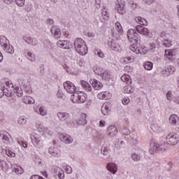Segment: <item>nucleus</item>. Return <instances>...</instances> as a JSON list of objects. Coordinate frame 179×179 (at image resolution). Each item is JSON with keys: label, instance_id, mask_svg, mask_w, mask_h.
Masks as SVG:
<instances>
[{"label": "nucleus", "instance_id": "6e6d98bb", "mask_svg": "<svg viewBox=\"0 0 179 179\" xmlns=\"http://www.w3.org/2000/svg\"><path fill=\"white\" fill-rule=\"evenodd\" d=\"M159 37L162 38L163 41H164V40L167 39V34H166L164 31H162L159 34Z\"/></svg>", "mask_w": 179, "mask_h": 179}, {"label": "nucleus", "instance_id": "79ce46f5", "mask_svg": "<svg viewBox=\"0 0 179 179\" xmlns=\"http://www.w3.org/2000/svg\"><path fill=\"white\" fill-rule=\"evenodd\" d=\"M27 122V118L24 117V116H21L18 118V124L20 125H26Z\"/></svg>", "mask_w": 179, "mask_h": 179}, {"label": "nucleus", "instance_id": "f257e3e1", "mask_svg": "<svg viewBox=\"0 0 179 179\" xmlns=\"http://www.w3.org/2000/svg\"><path fill=\"white\" fill-rule=\"evenodd\" d=\"M134 20L136 22V23H138V24H141L136 27V31L143 36H149V29L145 27H143L148 26V21L146 19L141 17H136Z\"/></svg>", "mask_w": 179, "mask_h": 179}, {"label": "nucleus", "instance_id": "aec40b11", "mask_svg": "<svg viewBox=\"0 0 179 179\" xmlns=\"http://www.w3.org/2000/svg\"><path fill=\"white\" fill-rule=\"evenodd\" d=\"M107 169L110 173H112V174H115L117 173V170H118V168L117 167V164L113 162H110L107 164Z\"/></svg>", "mask_w": 179, "mask_h": 179}, {"label": "nucleus", "instance_id": "de8ad7c7", "mask_svg": "<svg viewBox=\"0 0 179 179\" xmlns=\"http://www.w3.org/2000/svg\"><path fill=\"white\" fill-rule=\"evenodd\" d=\"M134 162H141V155L134 153L131 155Z\"/></svg>", "mask_w": 179, "mask_h": 179}, {"label": "nucleus", "instance_id": "f3484780", "mask_svg": "<svg viewBox=\"0 0 179 179\" xmlns=\"http://www.w3.org/2000/svg\"><path fill=\"white\" fill-rule=\"evenodd\" d=\"M34 111L35 113H37V114L42 115V117H45V115H47V110H45V108H44V106H35Z\"/></svg>", "mask_w": 179, "mask_h": 179}, {"label": "nucleus", "instance_id": "8fccbe9b", "mask_svg": "<svg viewBox=\"0 0 179 179\" xmlns=\"http://www.w3.org/2000/svg\"><path fill=\"white\" fill-rule=\"evenodd\" d=\"M121 132L123 135H131V131H129V129H128L127 127H123V129H122Z\"/></svg>", "mask_w": 179, "mask_h": 179}, {"label": "nucleus", "instance_id": "72a5a7b5", "mask_svg": "<svg viewBox=\"0 0 179 179\" xmlns=\"http://www.w3.org/2000/svg\"><path fill=\"white\" fill-rule=\"evenodd\" d=\"M129 48L131 51H133V52H136V54H139V47L136 45V43H131Z\"/></svg>", "mask_w": 179, "mask_h": 179}, {"label": "nucleus", "instance_id": "0eeeda50", "mask_svg": "<svg viewBox=\"0 0 179 179\" xmlns=\"http://www.w3.org/2000/svg\"><path fill=\"white\" fill-rule=\"evenodd\" d=\"M179 142V136L178 134L171 133L166 136V143L168 145H172V146H175Z\"/></svg>", "mask_w": 179, "mask_h": 179}, {"label": "nucleus", "instance_id": "58836bf2", "mask_svg": "<svg viewBox=\"0 0 179 179\" xmlns=\"http://www.w3.org/2000/svg\"><path fill=\"white\" fill-rule=\"evenodd\" d=\"M101 76L103 80H107L111 78V75L108 71H103Z\"/></svg>", "mask_w": 179, "mask_h": 179}, {"label": "nucleus", "instance_id": "f704fd0d", "mask_svg": "<svg viewBox=\"0 0 179 179\" xmlns=\"http://www.w3.org/2000/svg\"><path fill=\"white\" fill-rule=\"evenodd\" d=\"M94 72L96 73V75H98L99 76H101L103 75V72H104V70H103L102 68H100L99 66H95L94 68Z\"/></svg>", "mask_w": 179, "mask_h": 179}, {"label": "nucleus", "instance_id": "4d7b16f0", "mask_svg": "<svg viewBox=\"0 0 179 179\" xmlns=\"http://www.w3.org/2000/svg\"><path fill=\"white\" fill-rule=\"evenodd\" d=\"M65 171H66V173H67V174L72 173V167H71V166H69V165L66 166Z\"/></svg>", "mask_w": 179, "mask_h": 179}, {"label": "nucleus", "instance_id": "37998d69", "mask_svg": "<svg viewBox=\"0 0 179 179\" xmlns=\"http://www.w3.org/2000/svg\"><path fill=\"white\" fill-rule=\"evenodd\" d=\"M166 72H169V74L174 73L176 72V67L174 66H169L166 69H165Z\"/></svg>", "mask_w": 179, "mask_h": 179}, {"label": "nucleus", "instance_id": "a878e982", "mask_svg": "<svg viewBox=\"0 0 179 179\" xmlns=\"http://www.w3.org/2000/svg\"><path fill=\"white\" fill-rule=\"evenodd\" d=\"M25 56L29 61H31V62H34V61H36V55H34V53L27 51L25 52Z\"/></svg>", "mask_w": 179, "mask_h": 179}, {"label": "nucleus", "instance_id": "bb28decb", "mask_svg": "<svg viewBox=\"0 0 179 179\" xmlns=\"http://www.w3.org/2000/svg\"><path fill=\"white\" fill-rule=\"evenodd\" d=\"M123 90H124V93L130 94V93H134V90H135L134 89V87H132V85H131L129 84H127L123 87Z\"/></svg>", "mask_w": 179, "mask_h": 179}, {"label": "nucleus", "instance_id": "393cba45", "mask_svg": "<svg viewBox=\"0 0 179 179\" xmlns=\"http://www.w3.org/2000/svg\"><path fill=\"white\" fill-rule=\"evenodd\" d=\"M22 101L24 103V104H34V99L30 96H24Z\"/></svg>", "mask_w": 179, "mask_h": 179}, {"label": "nucleus", "instance_id": "6e6552de", "mask_svg": "<svg viewBox=\"0 0 179 179\" xmlns=\"http://www.w3.org/2000/svg\"><path fill=\"white\" fill-rule=\"evenodd\" d=\"M63 86L67 93H70L71 94H72L75 93V92H76V87H75V85H73V83L70 81L64 83Z\"/></svg>", "mask_w": 179, "mask_h": 179}, {"label": "nucleus", "instance_id": "2f4dec72", "mask_svg": "<svg viewBox=\"0 0 179 179\" xmlns=\"http://www.w3.org/2000/svg\"><path fill=\"white\" fill-rule=\"evenodd\" d=\"M143 66L146 71H152L153 69V63H152V62H145Z\"/></svg>", "mask_w": 179, "mask_h": 179}, {"label": "nucleus", "instance_id": "680f3d73", "mask_svg": "<svg viewBox=\"0 0 179 179\" xmlns=\"http://www.w3.org/2000/svg\"><path fill=\"white\" fill-rule=\"evenodd\" d=\"M143 2L146 5H152L155 2V0H143Z\"/></svg>", "mask_w": 179, "mask_h": 179}, {"label": "nucleus", "instance_id": "f8f14e48", "mask_svg": "<svg viewBox=\"0 0 179 179\" xmlns=\"http://www.w3.org/2000/svg\"><path fill=\"white\" fill-rule=\"evenodd\" d=\"M90 83L95 90H100L103 87V84L96 79H91Z\"/></svg>", "mask_w": 179, "mask_h": 179}, {"label": "nucleus", "instance_id": "423d86ee", "mask_svg": "<svg viewBox=\"0 0 179 179\" xmlns=\"http://www.w3.org/2000/svg\"><path fill=\"white\" fill-rule=\"evenodd\" d=\"M162 150H166L163 145H159L157 143L154 141H152L150 143V153L153 155V153H157V152H162Z\"/></svg>", "mask_w": 179, "mask_h": 179}, {"label": "nucleus", "instance_id": "7c9ffc66", "mask_svg": "<svg viewBox=\"0 0 179 179\" xmlns=\"http://www.w3.org/2000/svg\"><path fill=\"white\" fill-rule=\"evenodd\" d=\"M38 131L41 133L42 132L43 134H50L48 128L45 127L43 124H39L38 126Z\"/></svg>", "mask_w": 179, "mask_h": 179}, {"label": "nucleus", "instance_id": "864d4df0", "mask_svg": "<svg viewBox=\"0 0 179 179\" xmlns=\"http://www.w3.org/2000/svg\"><path fill=\"white\" fill-rule=\"evenodd\" d=\"M14 171L15 173H16L17 174H22L23 173V169H22V167L20 166H17V168L14 169Z\"/></svg>", "mask_w": 179, "mask_h": 179}, {"label": "nucleus", "instance_id": "c756f323", "mask_svg": "<svg viewBox=\"0 0 179 179\" xmlns=\"http://www.w3.org/2000/svg\"><path fill=\"white\" fill-rule=\"evenodd\" d=\"M121 80L124 82V83H132V80H131V76L128 74H124L121 77Z\"/></svg>", "mask_w": 179, "mask_h": 179}, {"label": "nucleus", "instance_id": "bf43d9fd", "mask_svg": "<svg viewBox=\"0 0 179 179\" xmlns=\"http://www.w3.org/2000/svg\"><path fill=\"white\" fill-rule=\"evenodd\" d=\"M51 156H53L54 157H58V156H59V151H58V150H57V148L55 150V151H53L52 153L50 154Z\"/></svg>", "mask_w": 179, "mask_h": 179}, {"label": "nucleus", "instance_id": "5fc2aeb1", "mask_svg": "<svg viewBox=\"0 0 179 179\" xmlns=\"http://www.w3.org/2000/svg\"><path fill=\"white\" fill-rule=\"evenodd\" d=\"M44 73H45V71L44 70V65L41 64L39 66V74L41 75V76H43Z\"/></svg>", "mask_w": 179, "mask_h": 179}, {"label": "nucleus", "instance_id": "a19ab883", "mask_svg": "<svg viewBox=\"0 0 179 179\" xmlns=\"http://www.w3.org/2000/svg\"><path fill=\"white\" fill-rule=\"evenodd\" d=\"M149 52V49H148V48H146L144 45H141V47H139V50H138V54H146V52Z\"/></svg>", "mask_w": 179, "mask_h": 179}, {"label": "nucleus", "instance_id": "e2e57ef3", "mask_svg": "<svg viewBox=\"0 0 179 179\" xmlns=\"http://www.w3.org/2000/svg\"><path fill=\"white\" fill-rule=\"evenodd\" d=\"M57 96L58 99H62L64 97V93L61 91H58L57 94Z\"/></svg>", "mask_w": 179, "mask_h": 179}, {"label": "nucleus", "instance_id": "49530a36", "mask_svg": "<svg viewBox=\"0 0 179 179\" xmlns=\"http://www.w3.org/2000/svg\"><path fill=\"white\" fill-rule=\"evenodd\" d=\"M115 29L118 33H122V31H124V30H122V26H121V24L118 22L115 23Z\"/></svg>", "mask_w": 179, "mask_h": 179}, {"label": "nucleus", "instance_id": "ddd939ff", "mask_svg": "<svg viewBox=\"0 0 179 179\" xmlns=\"http://www.w3.org/2000/svg\"><path fill=\"white\" fill-rule=\"evenodd\" d=\"M59 138L62 142H64V143H72V142H73V138H72L71 136L65 134H60Z\"/></svg>", "mask_w": 179, "mask_h": 179}, {"label": "nucleus", "instance_id": "9b49d317", "mask_svg": "<svg viewBox=\"0 0 179 179\" xmlns=\"http://www.w3.org/2000/svg\"><path fill=\"white\" fill-rule=\"evenodd\" d=\"M106 134L108 136H110V138H114V136H116L117 134H118V129L115 126L110 125L107 129Z\"/></svg>", "mask_w": 179, "mask_h": 179}, {"label": "nucleus", "instance_id": "052dcab7", "mask_svg": "<svg viewBox=\"0 0 179 179\" xmlns=\"http://www.w3.org/2000/svg\"><path fill=\"white\" fill-rule=\"evenodd\" d=\"M174 54L173 50H165V55L166 57H169V55H173Z\"/></svg>", "mask_w": 179, "mask_h": 179}, {"label": "nucleus", "instance_id": "5701e85b", "mask_svg": "<svg viewBox=\"0 0 179 179\" xmlns=\"http://www.w3.org/2000/svg\"><path fill=\"white\" fill-rule=\"evenodd\" d=\"M80 83L85 92H92V86H90L87 82L81 80Z\"/></svg>", "mask_w": 179, "mask_h": 179}, {"label": "nucleus", "instance_id": "09e8293b", "mask_svg": "<svg viewBox=\"0 0 179 179\" xmlns=\"http://www.w3.org/2000/svg\"><path fill=\"white\" fill-rule=\"evenodd\" d=\"M57 177L59 179H64L65 177V173H64V171H62L61 169H58Z\"/></svg>", "mask_w": 179, "mask_h": 179}, {"label": "nucleus", "instance_id": "473e14b6", "mask_svg": "<svg viewBox=\"0 0 179 179\" xmlns=\"http://www.w3.org/2000/svg\"><path fill=\"white\" fill-rule=\"evenodd\" d=\"M3 50L6 52H8V54H13L15 52V50L13 49V46L9 45V43L3 48Z\"/></svg>", "mask_w": 179, "mask_h": 179}, {"label": "nucleus", "instance_id": "13d9d810", "mask_svg": "<svg viewBox=\"0 0 179 179\" xmlns=\"http://www.w3.org/2000/svg\"><path fill=\"white\" fill-rule=\"evenodd\" d=\"M129 101H130V100H129V98H128V97H124L122 99V103L124 106H127V104H129Z\"/></svg>", "mask_w": 179, "mask_h": 179}, {"label": "nucleus", "instance_id": "a18cd8bd", "mask_svg": "<svg viewBox=\"0 0 179 179\" xmlns=\"http://www.w3.org/2000/svg\"><path fill=\"white\" fill-rule=\"evenodd\" d=\"M95 55H98L99 58H104V53L100 49H97L94 51Z\"/></svg>", "mask_w": 179, "mask_h": 179}, {"label": "nucleus", "instance_id": "f03ea898", "mask_svg": "<svg viewBox=\"0 0 179 179\" xmlns=\"http://www.w3.org/2000/svg\"><path fill=\"white\" fill-rule=\"evenodd\" d=\"M74 48L80 55H86L87 54V46L85 41L80 38H77L74 41Z\"/></svg>", "mask_w": 179, "mask_h": 179}, {"label": "nucleus", "instance_id": "3c124183", "mask_svg": "<svg viewBox=\"0 0 179 179\" xmlns=\"http://www.w3.org/2000/svg\"><path fill=\"white\" fill-rule=\"evenodd\" d=\"M14 2H15L17 6H24V0H14Z\"/></svg>", "mask_w": 179, "mask_h": 179}, {"label": "nucleus", "instance_id": "2eb2a0df", "mask_svg": "<svg viewBox=\"0 0 179 179\" xmlns=\"http://www.w3.org/2000/svg\"><path fill=\"white\" fill-rule=\"evenodd\" d=\"M57 115L59 121H66L68 118L71 117V114L66 112H58Z\"/></svg>", "mask_w": 179, "mask_h": 179}, {"label": "nucleus", "instance_id": "dca6fc26", "mask_svg": "<svg viewBox=\"0 0 179 179\" xmlns=\"http://www.w3.org/2000/svg\"><path fill=\"white\" fill-rule=\"evenodd\" d=\"M0 138H2V141L4 143H9L12 136L9 133H8V131H3L0 134Z\"/></svg>", "mask_w": 179, "mask_h": 179}, {"label": "nucleus", "instance_id": "1a4fd4ad", "mask_svg": "<svg viewBox=\"0 0 179 179\" xmlns=\"http://www.w3.org/2000/svg\"><path fill=\"white\" fill-rule=\"evenodd\" d=\"M31 138L32 143L36 146V148H41L43 146V138H41V136L38 134H35L31 136Z\"/></svg>", "mask_w": 179, "mask_h": 179}, {"label": "nucleus", "instance_id": "338daca9", "mask_svg": "<svg viewBox=\"0 0 179 179\" xmlns=\"http://www.w3.org/2000/svg\"><path fill=\"white\" fill-rule=\"evenodd\" d=\"M47 23H48V24H50L51 26V24H54V20L49 18L47 20Z\"/></svg>", "mask_w": 179, "mask_h": 179}, {"label": "nucleus", "instance_id": "69168bd1", "mask_svg": "<svg viewBox=\"0 0 179 179\" xmlns=\"http://www.w3.org/2000/svg\"><path fill=\"white\" fill-rule=\"evenodd\" d=\"M87 36L91 38H94V37H96V35L93 32H88Z\"/></svg>", "mask_w": 179, "mask_h": 179}, {"label": "nucleus", "instance_id": "774afa93", "mask_svg": "<svg viewBox=\"0 0 179 179\" xmlns=\"http://www.w3.org/2000/svg\"><path fill=\"white\" fill-rule=\"evenodd\" d=\"M173 102L179 104V96H176L173 99Z\"/></svg>", "mask_w": 179, "mask_h": 179}, {"label": "nucleus", "instance_id": "7ed1b4c3", "mask_svg": "<svg viewBox=\"0 0 179 179\" xmlns=\"http://www.w3.org/2000/svg\"><path fill=\"white\" fill-rule=\"evenodd\" d=\"M127 38L131 44H138L141 41V36L134 29H131L127 31Z\"/></svg>", "mask_w": 179, "mask_h": 179}, {"label": "nucleus", "instance_id": "9d476101", "mask_svg": "<svg viewBox=\"0 0 179 179\" xmlns=\"http://www.w3.org/2000/svg\"><path fill=\"white\" fill-rule=\"evenodd\" d=\"M57 47L64 50H69L72 48V43L69 41H59L57 42Z\"/></svg>", "mask_w": 179, "mask_h": 179}, {"label": "nucleus", "instance_id": "0e129e2a", "mask_svg": "<svg viewBox=\"0 0 179 179\" xmlns=\"http://www.w3.org/2000/svg\"><path fill=\"white\" fill-rule=\"evenodd\" d=\"M18 143L23 148H27V143H24V141H18Z\"/></svg>", "mask_w": 179, "mask_h": 179}, {"label": "nucleus", "instance_id": "39448f33", "mask_svg": "<svg viewBox=\"0 0 179 179\" xmlns=\"http://www.w3.org/2000/svg\"><path fill=\"white\" fill-rule=\"evenodd\" d=\"M120 43H121V40L115 38V39L109 40L108 41V45L113 51H117V52H121L122 49L121 48V45H120Z\"/></svg>", "mask_w": 179, "mask_h": 179}, {"label": "nucleus", "instance_id": "cd10ccee", "mask_svg": "<svg viewBox=\"0 0 179 179\" xmlns=\"http://www.w3.org/2000/svg\"><path fill=\"white\" fill-rule=\"evenodd\" d=\"M178 120H179V117L177 115H172L169 117V122L170 124H171V125H176Z\"/></svg>", "mask_w": 179, "mask_h": 179}, {"label": "nucleus", "instance_id": "603ef678", "mask_svg": "<svg viewBox=\"0 0 179 179\" xmlns=\"http://www.w3.org/2000/svg\"><path fill=\"white\" fill-rule=\"evenodd\" d=\"M108 152H110V150H108L106 147H102L101 149V153L106 156L108 155Z\"/></svg>", "mask_w": 179, "mask_h": 179}, {"label": "nucleus", "instance_id": "6ab92c4d", "mask_svg": "<svg viewBox=\"0 0 179 179\" xmlns=\"http://www.w3.org/2000/svg\"><path fill=\"white\" fill-rule=\"evenodd\" d=\"M87 115L85 113H81L79 119L77 120V124L78 125H86L87 124Z\"/></svg>", "mask_w": 179, "mask_h": 179}, {"label": "nucleus", "instance_id": "4468645a", "mask_svg": "<svg viewBox=\"0 0 179 179\" xmlns=\"http://www.w3.org/2000/svg\"><path fill=\"white\" fill-rule=\"evenodd\" d=\"M22 40H24L27 44H29L30 45H37V40L34 39L30 36H22Z\"/></svg>", "mask_w": 179, "mask_h": 179}, {"label": "nucleus", "instance_id": "b1692460", "mask_svg": "<svg viewBox=\"0 0 179 179\" xmlns=\"http://www.w3.org/2000/svg\"><path fill=\"white\" fill-rule=\"evenodd\" d=\"M115 8L118 13H120V15H124V13H125V5H124L123 3L117 4Z\"/></svg>", "mask_w": 179, "mask_h": 179}, {"label": "nucleus", "instance_id": "4c0bfd02", "mask_svg": "<svg viewBox=\"0 0 179 179\" xmlns=\"http://www.w3.org/2000/svg\"><path fill=\"white\" fill-rule=\"evenodd\" d=\"M14 92L17 97H22V96H23V90H22V88L15 87Z\"/></svg>", "mask_w": 179, "mask_h": 179}, {"label": "nucleus", "instance_id": "c9c22d12", "mask_svg": "<svg viewBox=\"0 0 179 179\" xmlns=\"http://www.w3.org/2000/svg\"><path fill=\"white\" fill-rule=\"evenodd\" d=\"M162 45H164V47L167 48L171 47V45H173V41L169 38H166L164 41H163Z\"/></svg>", "mask_w": 179, "mask_h": 179}, {"label": "nucleus", "instance_id": "20e7f679", "mask_svg": "<svg viewBox=\"0 0 179 179\" xmlns=\"http://www.w3.org/2000/svg\"><path fill=\"white\" fill-rule=\"evenodd\" d=\"M71 100L73 103H78L80 104L81 103H85L86 101V94H83V92H73V94L71 96Z\"/></svg>", "mask_w": 179, "mask_h": 179}, {"label": "nucleus", "instance_id": "ea45409f", "mask_svg": "<svg viewBox=\"0 0 179 179\" xmlns=\"http://www.w3.org/2000/svg\"><path fill=\"white\" fill-rule=\"evenodd\" d=\"M108 111H110V109L107 106V105L103 104L101 107V113L103 115H107L108 114Z\"/></svg>", "mask_w": 179, "mask_h": 179}, {"label": "nucleus", "instance_id": "4be33fe9", "mask_svg": "<svg viewBox=\"0 0 179 179\" xmlns=\"http://www.w3.org/2000/svg\"><path fill=\"white\" fill-rule=\"evenodd\" d=\"M50 31L55 38H59V37H61V29L59 28L52 27Z\"/></svg>", "mask_w": 179, "mask_h": 179}, {"label": "nucleus", "instance_id": "c03bdc74", "mask_svg": "<svg viewBox=\"0 0 179 179\" xmlns=\"http://www.w3.org/2000/svg\"><path fill=\"white\" fill-rule=\"evenodd\" d=\"M6 155L8 156V157H16V153L10 150H6Z\"/></svg>", "mask_w": 179, "mask_h": 179}, {"label": "nucleus", "instance_id": "e433bc0d", "mask_svg": "<svg viewBox=\"0 0 179 179\" xmlns=\"http://www.w3.org/2000/svg\"><path fill=\"white\" fill-rule=\"evenodd\" d=\"M101 15L103 20H108V19H110V14H108V12L106 9L102 10Z\"/></svg>", "mask_w": 179, "mask_h": 179}, {"label": "nucleus", "instance_id": "412c9836", "mask_svg": "<svg viewBox=\"0 0 179 179\" xmlns=\"http://www.w3.org/2000/svg\"><path fill=\"white\" fill-rule=\"evenodd\" d=\"M97 97L100 100H108L111 97V94L109 92H102L98 94Z\"/></svg>", "mask_w": 179, "mask_h": 179}, {"label": "nucleus", "instance_id": "c85d7f7f", "mask_svg": "<svg viewBox=\"0 0 179 179\" xmlns=\"http://www.w3.org/2000/svg\"><path fill=\"white\" fill-rule=\"evenodd\" d=\"M0 44L3 48L7 46L9 44V40L5 36H1L0 38Z\"/></svg>", "mask_w": 179, "mask_h": 179}, {"label": "nucleus", "instance_id": "a211bd4d", "mask_svg": "<svg viewBox=\"0 0 179 179\" xmlns=\"http://www.w3.org/2000/svg\"><path fill=\"white\" fill-rule=\"evenodd\" d=\"M1 92L0 93V99L2 97L3 94H5L6 97H12V92L8 88H5V85H1Z\"/></svg>", "mask_w": 179, "mask_h": 179}]
</instances>
